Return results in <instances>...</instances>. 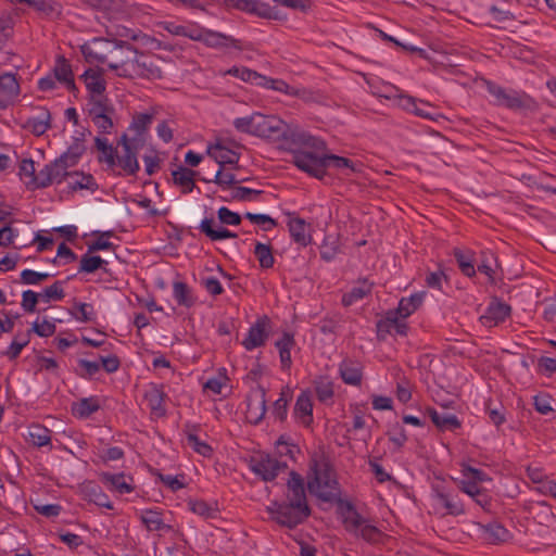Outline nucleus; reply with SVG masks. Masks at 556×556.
<instances>
[{
	"label": "nucleus",
	"mask_w": 556,
	"mask_h": 556,
	"mask_svg": "<svg viewBox=\"0 0 556 556\" xmlns=\"http://www.w3.org/2000/svg\"><path fill=\"white\" fill-rule=\"evenodd\" d=\"M144 397L153 415L156 417H164L166 415L164 406L166 394L159 386H151V388L146 392Z\"/></svg>",
	"instance_id": "bb28decb"
},
{
	"label": "nucleus",
	"mask_w": 556,
	"mask_h": 556,
	"mask_svg": "<svg viewBox=\"0 0 556 556\" xmlns=\"http://www.w3.org/2000/svg\"><path fill=\"white\" fill-rule=\"evenodd\" d=\"M511 538L510 532L500 522H489V544H501Z\"/></svg>",
	"instance_id": "a18cd8bd"
},
{
	"label": "nucleus",
	"mask_w": 556,
	"mask_h": 556,
	"mask_svg": "<svg viewBox=\"0 0 556 556\" xmlns=\"http://www.w3.org/2000/svg\"><path fill=\"white\" fill-rule=\"evenodd\" d=\"M138 150L124 151L122 155L116 154V165H118L125 175L136 176L140 169L137 159Z\"/></svg>",
	"instance_id": "7c9ffc66"
},
{
	"label": "nucleus",
	"mask_w": 556,
	"mask_h": 556,
	"mask_svg": "<svg viewBox=\"0 0 556 556\" xmlns=\"http://www.w3.org/2000/svg\"><path fill=\"white\" fill-rule=\"evenodd\" d=\"M226 74L240 78L243 81L256 85V81L264 79V75L248 67L233 66Z\"/></svg>",
	"instance_id": "864d4df0"
},
{
	"label": "nucleus",
	"mask_w": 556,
	"mask_h": 556,
	"mask_svg": "<svg viewBox=\"0 0 556 556\" xmlns=\"http://www.w3.org/2000/svg\"><path fill=\"white\" fill-rule=\"evenodd\" d=\"M292 399V392L289 387L282 388L279 399L273 405V415L279 421H285L288 415V404Z\"/></svg>",
	"instance_id": "58836bf2"
},
{
	"label": "nucleus",
	"mask_w": 556,
	"mask_h": 556,
	"mask_svg": "<svg viewBox=\"0 0 556 556\" xmlns=\"http://www.w3.org/2000/svg\"><path fill=\"white\" fill-rule=\"evenodd\" d=\"M494 261V268L489 265V288L494 289L492 293L489 291V328L502 325L511 316V306L504 299L509 288L502 282L504 274L497 257Z\"/></svg>",
	"instance_id": "f03ea898"
},
{
	"label": "nucleus",
	"mask_w": 556,
	"mask_h": 556,
	"mask_svg": "<svg viewBox=\"0 0 556 556\" xmlns=\"http://www.w3.org/2000/svg\"><path fill=\"white\" fill-rule=\"evenodd\" d=\"M100 409L97 397H84L72 404V413L79 418H88Z\"/></svg>",
	"instance_id": "473e14b6"
},
{
	"label": "nucleus",
	"mask_w": 556,
	"mask_h": 556,
	"mask_svg": "<svg viewBox=\"0 0 556 556\" xmlns=\"http://www.w3.org/2000/svg\"><path fill=\"white\" fill-rule=\"evenodd\" d=\"M432 491L434 498L446 509L447 514L457 516L464 513L463 505L457 500V494H451L440 484H434Z\"/></svg>",
	"instance_id": "aec40b11"
},
{
	"label": "nucleus",
	"mask_w": 556,
	"mask_h": 556,
	"mask_svg": "<svg viewBox=\"0 0 556 556\" xmlns=\"http://www.w3.org/2000/svg\"><path fill=\"white\" fill-rule=\"evenodd\" d=\"M336 503L344 529L353 535H358L359 528L367 520L357 511L352 502L338 497Z\"/></svg>",
	"instance_id": "1a4fd4ad"
},
{
	"label": "nucleus",
	"mask_w": 556,
	"mask_h": 556,
	"mask_svg": "<svg viewBox=\"0 0 556 556\" xmlns=\"http://www.w3.org/2000/svg\"><path fill=\"white\" fill-rule=\"evenodd\" d=\"M23 128L31 131L33 135L39 137L51 128V113L48 109L42 108L39 116L29 117L23 125Z\"/></svg>",
	"instance_id": "cd10ccee"
},
{
	"label": "nucleus",
	"mask_w": 556,
	"mask_h": 556,
	"mask_svg": "<svg viewBox=\"0 0 556 556\" xmlns=\"http://www.w3.org/2000/svg\"><path fill=\"white\" fill-rule=\"evenodd\" d=\"M294 344V337L289 332H283L282 337L275 343L276 348L279 350L280 363L283 369L291 367V349Z\"/></svg>",
	"instance_id": "c756f323"
},
{
	"label": "nucleus",
	"mask_w": 556,
	"mask_h": 556,
	"mask_svg": "<svg viewBox=\"0 0 556 556\" xmlns=\"http://www.w3.org/2000/svg\"><path fill=\"white\" fill-rule=\"evenodd\" d=\"M214 223L215 222L213 218H204L200 224V230L212 241L228 239L229 230L224 227L215 229Z\"/></svg>",
	"instance_id": "37998d69"
},
{
	"label": "nucleus",
	"mask_w": 556,
	"mask_h": 556,
	"mask_svg": "<svg viewBox=\"0 0 556 556\" xmlns=\"http://www.w3.org/2000/svg\"><path fill=\"white\" fill-rule=\"evenodd\" d=\"M52 184L53 178L51 175V169L49 167V164H46L45 167L41 170H39V173L36 174L35 177H33L31 190L47 188Z\"/></svg>",
	"instance_id": "bf43d9fd"
},
{
	"label": "nucleus",
	"mask_w": 556,
	"mask_h": 556,
	"mask_svg": "<svg viewBox=\"0 0 556 556\" xmlns=\"http://www.w3.org/2000/svg\"><path fill=\"white\" fill-rule=\"evenodd\" d=\"M340 377L346 384L359 386L363 379L362 366L359 363L345 358L339 366Z\"/></svg>",
	"instance_id": "393cba45"
},
{
	"label": "nucleus",
	"mask_w": 556,
	"mask_h": 556,
	"mask_svg": "<svg viewBox=\"0 0 556 556\" xmlns=\"http://www.w3.org/2000/svg\"><path fill=\"white\" fill-rule=\"evenodd\" d=\"M198 175L199 172L182 166L172 173L174 184L180 186L184 193H189L195 188L194 178Z\"/></svg>",
	"instance_id": "c85d7f7f"
},
{
	"label": "nucleus",
	"mask_w": 556,
	"mask_h": 556,
	"mask_svg": "<svg viewBox=\"0 0 556 556\" xmlns=\"http://www.w3.org/2000/svg\"><path fill=\"white\" fill-rule=\"evenodd\" d=\"M357 538H362L369 544H381L383 543L387 534H384L380 529L376 526L368 523L366 521L358 530Z\"/></svg>",
	"instance_id": "a19ab883"
},
{
	"label": "nucleus",
	"mask_w": 556,
	"mask_h": 556,
	"mask_svg": "<svg viewBox=\"0 0 556 556\" xmlns=\"http://www.w3.org/2000/svg\"><path fill=\"white\" fill-rule=\"evenodd\" d=\"M116 51L113 53L114 62L109 63V68L115 71L117 76L123 77V68L125 65L123 63H132L136 55L139 54V51L132 47L130 43L123 40H114Z\"/></svg>",
	"instance_id": "4468645a"
},
{
	"label": "nucleus",
	"mask_w": 556,
	"mask_h": 556,
	"mask_svg": "<svg viewBox=\"0 0 556 556\" xmlns=\"http://www.w3.org/2000/svg\"><path fill=\"white\" fill-rule=\"evenodd\" d=\"M258 112H254L249 116L238 117L233 121V127L237 131L255 136L256 122Z\"/></svg>",
	"instance_id": "de8ad7c7"
},
{
	"label": "nucleus",
	"mask_w": 556,
	"mask_h": 556,
	"mask_svg": "<svg viewBox=\"0 0 556 556\" xmlns=\"http://www.w3.org/2000/svg\"><path fill=\"white\" fill-rule=\"evenodd\" d=\"M289 231L292 239L302 247L311 243V236L306 232V223L304 219L296 217L289 220Z\"/></svg>",
	"instance_id": "2f4dec72"
},
{
	"label": "nucleus",
	"mask_w": 556,
	"mask_h": 556,
	"mask_svg": "<svg viewBox=\"0 0 556 556\" xmlns=\"http://www.w3.org/2000/svg\"><path fill=\"white\" fill-rule=\"evenodd\" d=\"M484 472L480 469L473 468L470 465H463L462 479L459 480V489L475 498L477 504L482 508L486 506V496L482 494L479 489V483L483 482Z\"/></svg>",
	"instance_id": "423d86ee"
},
{
	"label": "nucleus",
	"mask_w": 556,
	"mask_h": 556,
	"mask_svg": "<svg viewBox=\"0 0 556 556\" xmlns=\"http://www.w3.org/2000/svg\"><path fill=\"white\" fill-rule=\"evenodd\" d=\"M254 254L263 269H268L274 266L275 258L269 244L257 242L254 248Z\"/></svg>",
	"instance_id": "c03bdc74"
},
{
	"label": "nucleus",
	"mask_w": 556,
	"mask_h": 556,
	"mask_svg": "<svg viewBox=\"0 0 556 556\" xmlns=\"http://www.w3.org/2000/svg\"><path fill=\"white\" fill-rule=\"evenodd\" d=\"M52 73L54 79L63 85L74 77L72 65L64 55H58Z\"/></svg>",
	"instance_id": "4c0bfd02"
},
{
	"label": "nucleus",
	"mask_w": 556,
	"mask_h": 556,
	"mask_svg": "<svg viewBox=\"0 0 556 556\" xmlns=\"http://www.w3.org/2000/svg\"><path fill=\"white\" fill-rule=\"evenodd\" d=\"M276 445L278 448V454L280 456H288L294 459L295 454L300 453V447L290 441L285 434L280 435L276 441Z\"/></svg>",
	"instance_id": "4d7b16f0"
},
{
	"label": "nucleus",
	"mask_w": 556,
	"mask_h": 556,
	"mask_svg": "<svg viewBox=\"0 0 556 556\" xmlns=\"http://www.w3.org/2000/svg\"><path fill=\"white\" fill-rule=\"evenodd\" d=\"M106 265V262L102 260L99 255H90L89 252L84 254L80 258L79 273L92 274L103 266Z\"/></svg>",
	"instance_id": "09e8293b"
},
{
	"label": "nucleus",
	"mask_w": 556,
	"mask_h": 556,
	"mask_svg": "<svg viewBox=\"0 0 556 556\" xmlns=\"http://www.w3.org/2000/svg\"><path fill=\"white\" fill-rule=\"evenodd\" d=\"M21 88L16 75L4 73L0 75V109H7L20 94Z\"/></svg>",
	"instance_id": "dca6fc26"
},
{
	"label": "nucleus",
	"mask_w": 556,
	"mask_h": 556,
	"mask_svg": "<svg viewBox=\"0 0 556 556\" xmlns=\"http://www.w3.org/2000/svg\"><path fill=\"white\" fill-rule=\"evenodd\" d=\"M206 153L219 166L237 165L240 159V153L227 148L222 140H217L214 144H208Z\"/></svg>",
	"instance_id": "f3484780"
},
{
	"label": "nucleus",
	"mask_w": 556,
	"mask_h": 556,
	"mask_svg": "<svg viewBox=\"0 0 556 556\" xmlns=\"http://www.w3.org/2000/svg\"><path fill=\"white\" fill-rule=\"evenodd\" d=\"M282 132L283 134L280 136V140L287 141L290 144L309 147L315 150L326 149V143L323 140L309 135L306 131H303L296 125L287 124L285 122V129Z\"/></svg>",
	"instance_id": "9d476101"
},
{
	"label": "nucleus",
	"mask_w": 556,
	"mask_h": 556,
	"mask_svg": "<svg viewBox=\"0 0 556 556\" xmlns=\"http://www.w3.org/2000/svg\"><path fill=\"white\" fill-rule=\"evenodd\" d=\"M400 105L426 119L438 122L440 118H445L441 113L437 112L434 106L426 101L417 100L410 96H401Z\"/></svg>",
	"instance_id": "ddd939ff"
},
{
	"label": "nucleus",
	"mask_w": 556,
	"mask_h": 556,
	"mask_svg": "<svg viewBox=\"0 0 556 556\" xmlns=\"http://www.w3.org/2000/svg\"><path fill=\"white\" fill-rule=\"evenodd\" d=\"M268 325L269 318L267 316H263L250 327L247 338L242 341V345L245 348V350L252 351L253 349L265 344L268 338Z\"/></svg>",
	"instance_id": "2eb2a0df"
},
{
	"label": "nucleus",
	"mask_w": 556,
	"mask_h": 556,
	"mask_svg": "<svg viewBox=\"0 0 556 556\" xmlns=\"http://www.w3.org/2000/svg\"><path fill=\"white\" fill-rule=\"evenodd\" d=\"M84 498L96 504L99 507L113 509V504L109 496L103 492L102 488L94 482H86L81 485Z\"/></svg>",
	"instance_id": "5701e85b"
},
{
	"label": "nucleus",
	"mask_w": 556,
	"mask_h": 556,
	"mask_svg": "<svg viewBox=\"0 0 556 556\" xmlns=\"http://www.w3.org/2000/svg\"><path fill=\"white\" fill-rule=\"evenodd\" d=\"M189 508L192 513L204 517L214 519L217 517L218 509L210 505L203 500L189 501Z\"/></svg>",
	"instance_id": "603ef678"
},
{
	"label": "nucleus",
	"mask_w": 556,
	"mask_h": 556,
	"mask_svg": "<svg viewBox=\"0 0 556 556\" xmlns=\"http://www.w3.org/2000/svg\"><path fill=\"white\" fill-rule=\"evenodd\" d=\"M205 46L215 49H224L232 47L237 50L250 49V47L243 43L240 39H236L223 33L206 29L204 42Z\"/></svg>",
	"instance_id": "a211bd4d"
},
{
	"label": "nucleus",
	"mask_w": 556,
	"mask_h": 556,
	"mask_svg": "<svg viewBox=\"0 0 556 556\" xmlns=\"http://www.w3.org/2000/svg\"><path fill=\"white\" fill-rule=\"evenodd\" d=\"M103 70L102 68H88L80 76L86 84V88L89 91L90 96H103L106 90V81L102 77Z\"/></svg>",
	"instance_id": "4be33fe9"
},
{
	"label": "nucleus",
	"mask_w": 556,
	"mask_h": 556,
	"mask_svg": "<svg viewBox=\"0 0 556 556\" xmlns=\"http://www.w3.org/2000/svg\"><path fill=\"white\" fill-rule=\"evenodd\" d=\"M139 519L148 531H170L173 527L164 522L163 511L159 508L142 509Z\"/></svg>",
	"instance_id": "412c9836"
},
{
	"label": "nucleus",
	"mask_w": 556,
	"mask_h": 556,
	"mask_svg": "<svg viewBox=\"0 0 556 556\" xmlns=\"http://www.w3.org/2000/svg\"><path fill=\"white\" fill-rule=\"evenodd\" d=\"M123 63L121 64V66ZM125 65V63H124ZM124 78H144L149 80L160 79L162 77V70L153 59V56L146 55L143 52H139L135 56L132 63H126L123 68Z\"/></svg>",
	"instance_id": "39448f33"
},
{
	"label": "nucleus",
	"mask_w": 556,
	"mask_h": 556,
	"mask_svg": "<svg viewBox=\"0 0 556 556\" xmlns=\"http://www.w3.org/2000/svg\"><path fill=\"white\" fill-rule=\"evenodd\" d=\"M371 291V283L366 280L362 281L358 287L352 288V290L342 296V304L344 306L352 305L355 301L363 299Z\"/></svg>",
	"instance_id": "49530a36"
},
{
	"label": "nucleus",
	"mask_w": 556,
	"mask_h": 556,
	"mask_svg": "<svg viewBox=\"0 0 556 556\" xmlns=\"http://www.w3.org/2000/svg\"><path fill=\"white\" fill-rule=\"evenodd\" d=\"M39 299H40V293H37L33 290H25L22 293V302H21V306L24 309V312L35 313Z\"/></svg>",
	"instance_id": "e2e57ef3"
},
{
	"label": "nucleus",
	"mask_w": 556,
	"mask_h": 556,
	"mask_svg": "<svg viewBox=\"0 0 556 556\" xmlns=\"http://www.w3.org/2000/svg\"><path fill=\"white\" fill-rule=\"evenodd\" d=\"M187 440L197 453L204 457H210L212 455L213 448L207 443L200 441L195 433L187 432Z\"/></svg>",
	"instance_id": "0e129e2a"
},
{
	"label": "nucleus",
	"mask_w": 556,
	"mask_h": 556,
	"mask_svg": "<svg viewBox=\"0 0 556 556\" xmlns=\"http://www.w3.org/2000/svg\"><path fill=\"white\" fill-rule=\"evenodd\" d=\"M245 417L249 422L258 425L266 414V389L261 384L253 388L247 397Z\"/></svg>",
	"instance_id": "6e6552de"
},
{
	"label": "nucleus",
	"mask_w": 556,
	"mask_h": 556,
	"mask_svg": "<svg viewBox=\"0 0 556 556\" xmlns=\"http://www.w3.org/2000/svg\"><path fill=\"white\" fill-rule=\"evenodd\" d=\"M434 426L441 431L454 430L460 427V421L455 415L439 413L438 424Z\"/></svg>",
	"instance_id": "338daca9"
},
{
	"label": "nucleus",
	"mask_w": 556,
	"mask_h": 556,
	"mask_svg": "<svg viewBox=\"0 0 556 556\" xmlns=\"http://www.w3.org/2000/svg\"><path fill=\"white\" fill-rule=\"evenodd\" d=\"M287 502L295 503L296 506L302 505V503L304 505H308L305 493L304 479L300 473L293 470L290 472L287 482Z\"/></svg>",
	"instance_id": "6ab92c4d"
},
{
	"label": "nucleus",
	"mask_w": 556,
	"mask_h": 556,
	"mask_svg": "<svg viewBox=\"0 0 556 556\" xmlns=\"http://www.w3.org/2000/svg\"><path fill=\"white\" fill-rule=\"evenodd\" d=\"M489 419L494 424L498 434L506 435L507 432L513 430V427L506 421L504 409L500 410L497 408H489Z\"/></svg>",
	"instance_id": "8fccbe9b"
},
{
	"label": "nucleus",
	"mask_w": 556,
	"mask_h": 556,
	"mask_svg": "<svg viewBox=\"0 0 556 556\" xmlns=\"http://www.w3.org/2000/svg\"><path fill=\"white\" fill-rule=\"evenodd\" d=\"M94 146L101 152L98 156L100 163H106L110 168L116 165V149L113 148L106 138L96 137Z\"/></svg>",
	"instance_id": "72a5a7b5"
},
{
	"label": "nucleus",
	"mask_w": 556,
	"mask_h": 556,
	"mask_svg": "<svg viewBox=\"0 0 556 556\" xmlns=\"http://www.w3.org/2000/svg\"><path fill=\"white\" fill-rule=\"evenodd\" d=\"M90 109L88 111L89 116H96L97 114H114L115 109L108 99L106 96H90L89 97Z\"/></svg>",
	"instance_id": "ea45409f"
},
{
	"label": "nucleus",
	"mask_w": 556,
	"mask_h": 556,
	"mask_svg": "<svg viewBox=\"0 0 556 556\" xmlns=\"http://www.w3.org/2000/svg\"><path fill=\"white\" fill-rule=\"evenodd\" d=\"M489 94L492 96V103L514 111H534L535 101L525 92L513 89H505L489 81Z\"/></svg>",
	"instance_id": "20e7f679"
},
{
	"label": "nucleus",
	"mask_w": 556,
	"mask_h": 556,
	"mask_svg": "<svg viewBox=\"0 0 556 556\" xmlns=\"http://www.w3.org/2000/svg\"><path fill=\"white\" fill-rule=\"evenodd\" d=\"M307 479L308 491L320 501L332 503L340 497V488L336 478V471L328 457L324 454L311 457Z\"/></svg>",
	"instance_id": "f257e3e1"
},
{
	"label": "nucleus",
	"mask_w": 556,
	"mask_h": 556,
	"mask_svg": "<svg viewBox=\"0 0 556 556\" xmlns=\"http://www.w3.org/2000/svg\"><path fill=\"white\" fill-rule=\"evenodd\" d=\"M349 168L351 172H355V166L352 160L336 154H326V168Z\"/></svg>",
	"instance_id": "680f3d73"
},
{
	"label": "nucleus",
	"mask_w": 556,
	"mask_h": 556,
	"mask_svg": "<svg viewBox=\"0 0 556 556\" xmlns=\"http://www.w3.org/2000/svg\"><path fill=\"white\" fill-rule=\"evenodd\" d=\"M124 478H125L124 473L114 475V473L103 472L101 475V480L104 483H110L112 485V488L121 494H126V493H130L134 491V488L130 484H128L124 480Z\"/></svg>",
	"instance_id": "79ce46f5"
},
{
	"label": "nucleus",
	"mask_w": 556,
	"mask_h": 556,
	"mask_svg": "<svg viewBox=\"0 0 556 556\" xmlns=\"http://www.w3.org/2000/svg\"><path fill=\"white\" fill-rule=\"evenodd\" d=\"M224 167L219 166L218 170L213 175L212 178H202L205 182H215L216 185L226 188L231 187L238 182L245 181L247 179L237 180L236 176L231 173H224Z\"/></svg>",
	"instance_id": "3c124183"
},
{
	"label": "nucleus",
	"mask_w": 556,
	"mask_h": 556,
	"mask_svg": "<svg viewBox=\"0 0 556 556\" xmlns=\"http://www.w3.org/2000/svg\"><path fill=\"white\" fill-rule=\"evenodd\" d=\"M425 292H418L412 294L409 298H403L399 302V306L395 309L400 317L407 318L422 304Z\"/></svg>",
	"instance_id": "f704fd0d"
},
{
	"label": "nucleus",
	"mask_w": 556,
	"mask_h": 556,
	"mask_svg": "<svg viewBox=\"0 0 556 556\" xmlns=\"http://www.w3.org/2000/svg\"><path fill=\"white\" fill-rule=\"evenodd\" d=\"M65 296V292L63 289L62 281H55L51 286L46 287L43 291L40 293V299L45 303H49L51 301H61Z\"/></svg>",
	"instance_id": "6e6d98bb"
},
{
	"label": "nucleus",
	"mask_w": 556,
	"mask_h": 556,
	"mask_svg": "<svg viewBox=\"0 0 556 556\" xmlns=\"http://www.w3.org/2000/svg\"><path fill=\"white\" fill-rule=\"evenodd\" d=\"M293 415L299 418L305 427H309L313 422V403L308 391H302L298 396Z\"/></svg>",
	"instance_id": "b1692460"
},
{
	"label": "nucleus",
	"mask_w": 556,
	"mask_h": 556,
	"mask_svg": "<svg viewBox=\"0 0 556 556\" xmlns=\"http://www.w3.org/2000/svg\"><path fill=\"white\" fill-rule=\"evenodd\" d=\"M454 256L460 268L462 273L467 277H472L476 275L475 270V261L471 255H466L462 250L455 249Z\"/></svg>",
	"instance_id": "5fc2aeb1"
},
{
	"label": "nucleus",
	"mask_w": 556,
	"mask_h": 556,
	"mask_svg": "<svg viewBox=\"0 0 556 556\" xmlns=\"http://www.w3.org/2000/svg\"><path fill=\"white\" fill-rule=\"evenodd\" d=\"M268 513L271 515V519L279 526L288 529H294L299 525L303 523L311 516V507L308 505L296 506L292 502H273L267 507Z\"/></svg>",
	"instance_id": "7ed1b4c3"
},
{
	"label": "nucleus",
	"mask_w": 556,
	"mask_h": 556,
	"mask_svg": "<svg viewBox=\"0 0 556 556\" xmlns=\"http://www.w3.org/2000/svg\"><path fill=\"white\" fill-rule=\"evenodd\" d=\"M241 8L243 12L256 15L261 18L278 20V12L275 8H271L268 3L258 0H245L241 1Z\"/></svg>",
	"instance_id": "a878e982"
},
{
	"label": "nucleus",
	"mask_w": 556,
	"mask_h": 556,
	"mask_svg": "<svg viewBox=\"0 0 556 556\" xmlns=\"http://www.w3.org/2000/svg\"><path fill=\"white\" fill-rule=\"evenodd\" d=\"M292 163L317 179H323L326 175V154L319 155L312 151L296 150L293 151Z\"/></svg>",
	"instance_id": "0eeeda50"
},
{
	"label": "nucleus",
	"mask_w": 556,
	"mask_h": 556,
	"mask_svg": "<svg viewBox=\"0 0 556 556\" xmlns=\"http://www.w3.org/2000/svg\"><path fill=\"white\" fill-rule=\"evenodd\" d=\"M250 468L264 481H271L278 476L280 470L287 468V464L270 457L268 454H265L261 455L258 458H252Z\"/></svg>",
	"instance_id": "f8f14e48"
},
{
	"label": "nucleus",
	"mask_w": 556,
	"mask_h": 556,
	"mask_svg": "<svg viewBox=\"0 0 556 556\" xmlns=\"http://www.w3.org/2000/svg\"><path fill=\"white\" fill-rule=\"evenodd\" d=\"M173 294L177 304L180 306L189 308L195 304L191 289L186 282L175 281L173 283Z\"/></svg>",
	"instance_id": "c9c22d12"
},
{
	"label": "nucleus",
	"mask_w": 556,
	"mask_h": 556,
	"mask_svg": "<svg viewBox=\"0 0 556 556\" xmlns=\"http://www.w3.org/2000/svg\"><path fill=\"white\" fill-rule=\"evenodd\" d=\"M261 193V190L239 186L232 189L231 198L237 201H255Z\"/></svg>",
	"instance_id": "774afa93"
},
{
	"label": "nucleus",
	"mask_w": 556,
	"mask_h": 556,
	"mask_svg": "<svg viewBox=\"0 0 556 556\" xmlns=\"http://www.w3.org/2000/svg\"><path fill=\"white\" fill-rule=\"evenodd\" d=\"M256 86H263L268 89L283 92L289 96H290L291 88H292V86H290L282 79H274V78H269L266 76H264V79H260L258 81H256Z\"/></svg>",
	"instance_id": "13d9d810"
},
{
	"label": "nucleus",
	"mask_w": 556,
	"mask_h": 556,
	"mask_svg": "<svg viewBox=\"0 0 556 556\" xmlns=\"http://www.w3.org/2000/svg\"><path fill=\"white\" fill-rule=\"evenodd\" d=\"M552 401L553 397L547 393H540L533 396L534 408L542 415H547L554 412Z\"/></svg>",
	"instance_id": "052dcab7"
},
{
	"label": "nucleus",
	"mask_w": 556,
	"mask_h": 556,
	"mask_svg": "<svg viewBox=\"0 0 556 556\" xmlns=\"http://www.w3.org/2000/svg\"><path fill=\"white\" fill-rule=\"evenodd\" d=\"M28 441L37 447L46 446L51 442V430L41 425H31L28 428Z\"/></svg>",
	"instance_id": "e433bc0d"
},
{
	"label": "nucleus",
	"mask_w": 556,
	"mask_h": 556,
	"mask_svg": "<svg viewBox=\"0 0 556 556\" xmlns=\"http://www.w3.org/2000/svg\"><path fill=\"white\" fill-rule=\"evenodd\" d=\"M55 330V324L45 319L41 324L35 321L31 328L27 331V336H29L30 332H35L37 336L46 338L54 334Z\"/></svg>",
	"instance_id": "69168bd1"
},
{
	"label": "nucleus",
	"mask_w": 556,
	"mask_h": 556,
	"mask_svg": "<svg viewBox=\"0 0 556 556\" xmlns=\"http://www.w3.org/2000/svg\"><path fill=\"white\" fill-rule=\"evenodd\" d=\"M256 127L255 137L280 141V136L285 129V122L278 116L258 113Z\"/></svg>",
	"instance_id": "9b49d317"
}]
</instances>
